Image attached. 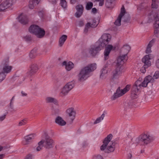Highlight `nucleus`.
<instances>
[{
    "label": "nucleus",
    "mask_w": 159,
    "mask_h": 159,
    "mask_svg": "<svg viewBox=\"0 0 159 159\" xmlns=\"http://www.w3.org/2000/svg\"><path fill=\"white\" fill-rule=\"evenodd\" d=\"M148 67L147 66H145L143 65L142 67L140 70V71L141 73H145L146 71V69L148 68Z\"/></svg>",
    "instance_id": "43"
},
{
    "label": "nucleus",
    "mask_w": 159,
    "mask_h": 159,
    "mask_svg": "<svg viewBox=\"0 0 159 159\" xmlns=\"http://www.w3.org/2000/svg\"><path fill=\"white\" fill-rule=\"evenodd\" d=\"M96 1L99 2V5L100 6H102L104 4V0H96Z\"/></svg>",
    "instance_id": "47"
},
{
    "label": "nucleus",
    "mask_w": 159,
    "mask_h": 159,
    "mask_svg": "<svg viewBox=\"0 0 159 159\" xmlns=\"http://www.w3.org/2000/svg\"><path fill=\"white\" fill-rule=\"evenodd\" d=\"M108 69L106 67L103 68L101 70V73L100 75L101 78L103 79L105 78L107 75Z\"/></svg>",
    "instance_id": "29"
},
{
    "label": "nucleus",
    "mask_w": 159,
    "mask_h": 159,
    "mask_svg": "<svg viewBox=\"0 0 159 159\" xmlns=\"http://www.w3.org/2000/svg\"><path fill=\"white\" fill-rule=\"evenodd\" d=\"M112 48L113 46L111 45H108L106 47L104 52V59L105 60L108 59L110 53Z\"/></svg>",
    "instance_id": "23"
},
{
    "label": "nucleus",
    "mask_w": 159,
    "mask_h": 159,
    "mask_svg": "<svg viewBox=\"0 0 159 159\" xmlns=\"http://www.w3.org/2000/svg\"><path fill=\"white\" fill-rule=\"evenodd\" d=\"M19 22L23 24H25L28 22V19L26 16H23L19 17Z\"/></svg>",
    "instance_id": "32"
},
{
    "label": "nucleus",
    "mask_w": 159,
    "mask_h": 159,
    "mask_svg": "<svg viewBox=\"0 0 159 159\" xmlns=\"http://www.w3.org/2000/svg\"><path fill=\"white\" fill-rule=\"evenodd\" d=\"M14 97H13L11 100V102L10 105V107L11 109L13 111H15V110L14 109L13 106L12 104V101L14 99Z\"/></svg>",
    "instance_id": "48"
},
{
    "label": "nucleus",
    "mask_w": 159,
    "mask_h": 159,
    "mask_svg": "<svg viewBox=\"0 0 159 159\" xmlns=\"http://www.w3.org/2000/svg\"><path fill=\"white\" fill-rule=\"evenodd\" d=\"M61 65L63 66H65L66 69L68 71H70L74 67V64L71 61H64Z\"/></svg>",
    "instance_id": "22"
},
{
    "label": "nucleus",
    "mask_w": 159,
    "mask_h": 159,
    "mask_svg": "<svg viewBox=\"0 0 159 159\" xmlns=\"http://www.w3.org/2000/svg\"><path fill=\"white\" fill-rule=\"evenodd\" d=\"M150 55H146L142 59V61L144 64V65L149 67L151 65Z\"/></svg>",
    "instance_id": "25"
},
{
    "label": "nucleus",
    "mask_w": 159,
    "mask_h": 159,
    "mask_svg": "<svg viewBox=\"0 0 159 159\" xmlns=\"http://www.w3.org/2000/svg\"><path fill=\"white\" fill-rule=\"evenodd\" d=\"M123 61H120L117 60L116 65V68L112 72V79L113 80L118 79L122 73L123 69Z\"/></svg>",
    "instance_id": "7"
},
{
    "label": "nucleus",
    "mask_w": 159,
    "mask_h": 159,
    "mask_svg": "<svg viewBox=\"0 0 159 159\" xmlns=\"http://www.w3.org/2000/svg\"><path fill=\"white\" fill-rule=\"evenodd\" d=\"M151 7L152 8L157 9L158 7V0H152Z\"/></svg>",
    "instance_id": "35"
},
{
    "label": "nucleus",
    "mask_w": 159,
    "mask_h": 159,
    "mask_svg": "<svg viewBox=\"0 0 159 159\" xmlns=\"http://www.w3.org/2000/svg\"><path fill=\"white\" fill-rule=\"evenodd\" d=\"M113 0H106V2L105 4L107 6L109 7H110V5L112 3Z\"/></svg>",
    "instance_id": "45"
},
{
    "label": "nucleus",
    "mask_w": 159,
    "mask_h": 159,
    "mask_svg": "<svg viewBox=\"0 0 159 159\" xmlns=\"http://www.w3.org/2000/svg\"><path fill=\"white\" fill-rule=\"evenodd\" d=\"M153 80H154L152 78V76L149 75L146 76L143 81L139 80H137L134 84L140 90L142 88L147 87L148 84L149 82L153 83Z\"/></svg>",
    "instance_id": "4"
},
{
    "label": "nucleus",
    "mask_w": 159,
    "mask_h": 159,
    "mask_svg": "<svg viewBox=\"0 0 159 159\" xmlns=\"http://www.w3.org/2000/svg\"><path fill=\"white\" fill-rule=\"evenodd\" d=\"M88 145V143L87 141H83L82 143V146L83 148H85Z\"/></svg>",
    "instance_id": "49"
},
{
    "label": "nucleus",
    "mask_w": 159,
    "mask_h": 159,
    "mask_svg": "<svg viewBox=\"0 0 159 159\" xmlns=\"http://www.w3.org/2000/svg\"><path fill=\"white\" fill-rule=\"evenodd\" d=\"M92 12L94 13H95L97 12V9L95 8H93L92 9Z\"/></svg>",
    "instance_id": "55"
},
{
    "label": "nucleus",
    "mask_w": 159,
    "mask_h": 159,
    "mask_svg": "<svg viewBox=\"0 0 159 159\" xmlns=\"http://www.w3.org/2000/svg\"><path fill=\"white\" fill-rule=\"evenodd\" d=\"M75 86V82L72 81L67 83L63 87L61 91V94L64 96L66 95Z\"/></svg>",
    "instance_id": "11"
},
{
    "label": "nucleus",
    "mask_w": 159,
    "mask_h": 159,
    "mask_svg": "<svg viewBox=\"0 0 159 159\" xmlns=\"http://www.w3.org/2000/svg\"><path fill=\"white\" fill-rule=\"evenodd\" d=\"M25 159H32V155L29 154L26 156Z\"/></svg>",
    "instance_id": "53"
},
{
    "label": "nucleus",
    "mask_w": 159,
    "mask_h": 159,
    "mask_svg": "<svg viewBox=\"0 0 159 159\" xmlns=\"http://www.w3.org/2000/svg\"><path fill=\"white\" fill-rule=\"evenodd\" d=\"M60 4L62 8L65 9L67 7V2L66 0H60Z\"/></svg>",
    "instance_id": "38"
},
{
    "label": "nucleus",
    "mask_w": 159,
    "mask_h": 159,
    "mask_svg": "<svg viewBox=\"0 0 159 159\" xmlns=\"http://www.w3.org/2000/svg\"><path fill=\"white\" fill-rule=\"evenodd\" d=\"M144 152V151H143V150H141V153H143Z\"/></svg>",
    "instance_id": "60"
},
{
    "label": "nucleus",
    "mask_w": 159,
    "mask_h": 159,
    "mask_svg": "<svg viewBox=\"0 0 159 159\" xmlns=\"http://www.w3.org/2000/svg\"><path fill=\"white\" fill-rule=\"evenodd\" d=\"M129 105V107H131L133 104V103L132 102H129L128 103Z\"/></svg>",
    "instance_id": "58"
},
{
    "label": "nucleus",
    "mask_w": 159,
    "mask_h": 159,
    "mask_svg": "<svg viewBox=\"0 0 159 159\" xmlns=\"http://www.w3.org/2000/svg\"><path fill=\"white\" fill-rule=\"evenodd\" d=\"M56 123L61 126H64L66 124V122L61 117L58 116L55 119Z\"/></svg>",
    "instance_id": "28"
},
{
    "label": "nucleus",
    "mask_w": 159,
    "mask_h": 159,
    "mask_svg": "<svg viewBox=\"0 0 159 159\" xmlns=\"http://www.w3.org/2000/svg\"><path fill=\"white\" fill-rule=\"evenodd\" d=\"M112 137V135L110 134L104 139L102 141L103 144L100 147L101 150H105L106 152L108 153L112 152L114 151L116 143L111 141Z\"/></svg>",
    "instance_id": "1"
},
{
    "label": "nucleus",
    "mask_w": 159,
    "mask_h": 159,
    "mask_svg": "<svg viewBox=\"0 0 159 159\" xmlns=\"http://www.w3.org/2000/svg\"><path fill=\"white\" fill-rule=\"evenodd\" d=\"M125 13V10L124 6H122L121 9V11L117 19L114 22V24L117 26H119L121 25V21L122 17Z\"/></svg>",
    "instance_id": "14"
},
{
    "label": "nucleus",
    "mask_w": 159,
    "mask_h": 159,
    "mask_svg": "<svg viewBox=\"0 0 159 159\" xmlns=\"http://www.w3.org/2000/svg\"><path fill=\"white\" fill-rule=\"evenodd\" d=\"M93 5V4L92 2H88L87 3L86 6V9L88 10H90L92 8Z\"/></svg>",
    "instance_id": "39"
},
{
    "label": "nucleus",
    "mask_w": 159,
    "mask_h": 159,
    "mask_svg": "<svg viewBox=\"0 0 159 159\" xmlns=\"http://www.w3.org/2000/svg\"><path fill=\"white\" fill-rule=\"evenodd\" d=\"M9 148V147H8L7 145L5 146H1L0 145V152L2 150H5Z\"/></svg>",
    "instance_id": "44"
},
{
    "label": "nucleus",
    "mask_w": 159,
    "mask_h": 159,
    "mask_svg": "<svg viewBox=\"0 0 159 159\" xmlns=\"http://www.w3.org/2000/svg\"><path fill=\"white\" fill-rule=\"evenodd\" d=\"M130 89V86L127 85L123 89H121L119 87L116 92L111 97V99L112 100H114L122 96L126 93L128 92Z\"/></svg>",
    "instance_id": "9"
},
{
    "label": "nucleus",
    "mask_w": 159,
    "mask_h": 159,
    "mask_svg": "<svg viewBox=\"0 0 159 159\" xmlns=\"http://www.w3.org/2000/svg\"><path fill=\"white\" fill-rule=\"evenodd\" d=\"M77 25L81 27L84 25V23L83 20H79L76 22Z\"/></svg>",
    "instance_id": "46"
},
{
    "label": "nucleus",
    "mask_w": 159,
    "mask_h": 159,
    "mask_svg": "<svg viewBox=\"0 0 159 159\" xmlns=\"http://www.w3.org/2000/svg\"><path fill=\"white\" fill-rule=\"evenodd\" d=\"M96 64L89 65L82 68L78 75V80L83 82L89 76L90 73L96 69Z\"/></svg>",
    "instance_id": "2"
},
{
    "label": "nucleus",
    "mask_w": 159,
    "mask_h": 159,
    "mask_svg": "<svg viewBox=\"0 0 159 159\" xmlns=\"http://www.w3.org/2000/svg\"><path fill=\"white\" fill-rule=\"evenodd\" d=\"M132 157V154L131 153H129L128 155V158L130 159Z\"/></svg>",
    "instance_id": "59"
},
{
    "label": "nucleus",
    "mask_w": 159,
    "mask_h": 159,
    "mask_svg": "<svg viewBox=\"0 0 159 159\" xmlns=\"http://www.w3.org/2000/svg\"><path fill=\"white\" fill-rule=\"evenodd\" d=\"M67 39V36L66 35H62L60 38L59 41V45L61 47Z\"/></svg>",
    "instance_id": "30"
},
{
    "label": "nucleus",
    "mask_w": 159,
    "mask_h": 159,
    "mask_svg": "<svg viewBox=\"0 0 159 159\" xmlns=\"http://www.w3.org/2000/svg\"><path fill=\"white\" fill-rule=\"evenodd\" d=\"M152 78L154 80L153 83L154 82L155 79L157 80L159 79V70H156L155 72L153 77H152Z\"/></svg>",
    "instance_id": "37"
},
{
    "label": "nucleus",
    "mask_w": 159,
    "mask_h": 159,
    "mask_svg": "<svg viewBox=\"0 0 159 159\" xmlns=\"http://www.w3.org/2000/svg\"><path fill=\"white\" fill-rule=\"evenodd\" d=\"M154 139V137L151 134L144 133L136 138L134 143L136 144L142 143L147 144L153 141Z\"/></svg>",
    "instance_id": "3"
},
{
    "label": "nucleus",
    "mask_w": 159,
    "mask_h": 159,
    "mask_svg": "<svg viewBox=\"0 0 159 159\" xmlns=\"http://www.w3.org/2000/svg\"><path fill=\"white\" fill-rule=\"evenodd\" d=\"M6 76L4 73L0 72V82H1L5 79Z\"/></svg>",
    "instance_id": "40"
},
{
    "label": "nucleus",
    "mask_w": 159,
    "mask_h": 159,
    "mask_svg": "<svg viewBox=\"0 0 159 159\" xmlns=\"http://www.w3.org/2000/svg\"><path fill=\"white\" fill-rule=\"evenodd\" d=\"M24 38L25 40L27 41H30L31 39V37L29 36H26L24 37Z\"/></svg>",
    "instance_id": "51"
},
{
    "label": "nucleus",
    "mask_w": 159,
    "mask_h": 159,
    "mask_svg": "<svg viewBox=\"0 0 159 159\" xmlns=\"http://www.w3.org/2000/svg\"><path fill=\"white\" fill-rule=\"evenodd\" d=\"M101 48L99 45L98 46H92L89 49V52L91 56L94 57L98 53V51L101 50Z\"/></svg>",
    "instance_id": "18"
},
{
    "label": "nucleus",
    "mask_w": 159,
    "mask_h": 159,
    "mask_svg": "<svg viewBox=\"0 0 159 159\" xmlns=\"http://www.w3.org/2000/svg\"><path fill=\"white\" fill-rule=\"evenodd\" d=\"M123 19H124V21L127 22L129 21V16H128L126 18L125 17H124L123 18Z\"/></svg>",
    "instance_id": "54"
},
{
    "label": "nucleus",
    "mask_w": 159,
    "mask_h": 159,
    "mask_svg": "<svg viewBox=\"0 0 159 159\" xmlns=\"http://www.w3.org/2000/svg\"><path fill=\"white\" fill-rule=\"evenodd\" d=\"M98 23H97L95 20L92 19L90 22H88L86 25L85 28L84 30V32L87 33L88 31V29L90 27L95 28L98 25Z\"/></svg>",
    "instance_id": "19"
},
{
    "label": "nucleus",
    "mask_w": 159,
    "mask_h": 159,
    "mask_svg": "<svg viewBox=\"0 0 159 159\" xmlns=\"http://www.w3.org/2000/svg\"><path fill=\"white\" fill-rule=\"evenodd\" d=\"M111 39V36L110 34H103L97 43L102 48L105 47Z\"/></svg>",
    "instance_id": "10"
},
{
    "label": "nucleus",
    "mask_w": 159,
    "mask_h": 159,
    "mask_svg": "<svg viewBox=\"0 0 159 159\" xmlns=\"http://www.w3.org/2000/svg\"><path fill=\"white\" fill-rule=\"evenodd\" d=\"M37 49L34 48L32 50L29 54V57L30 58L33 59L37 55Z\"/></svg>",
    "instance_id": "31"
},
{
    "label": "nucleus",
    "mask_w": 159,
    "mask_h": 159,
    "mask_svg": "<svg viewBox=\"0 0 159 159\" xmlns=\"http://www.w3.org/2000/svg\"><path fill=\"white\" fill-rule=\"evenodd\" d=\"M155 66L159 70V58L157 59L156 61Z\"/></svg>",
    "instance_id": "50"
},
{
    "label": "nucleus",
    "mask_w": 159,
    "mask_h": 159,
    "mask_svg": "<svg viewBox=\"0 0 159 159\" xmlns=\"http://www.w3.org/2000/svg\"><path fill=\"white\" fill-rule=\"evenodd\" d=\"M140 90L134 84L131 90V97L132 99H135L138 97V92Z\"/></svg>",
    "instance_id": "21"
},
{
    "label": "nucleus",
    "mask_w": 159,
    "mask_h": 159,
    "mask_svg": "<svg viewBox=\"0 0 159 159\" xmlns=\"http://www.w3.org/2000/svg\"><path fill=\"white\" fill-rule=\"evenodd\" d=\"M21 93L22 96H25L27 95L26 93L24 91H22Z\"/></svg>",
    "instance_id": "56"
},
{
    "label": "nucleus",
    "mask_w": 159,
    "mask_h": 159,
    "mask_svg": "<svg viewBox=\"0 0 159 159\" xmlns=\"http://www.w3.org/2000/svg\"><path fill=\"white\" fill-rule=\"evenodd\" d=\"M40 0H30L29 2V7L30 9H33L38 5Z\"/></svg>",
    "instance_id": "27"
},
{
    "label": "nucleus",
    "mask_w": 159,
    "mask_h": 159,
    "mask_svg": "<svg viewBox=\"0 0 159 159\" xmlns=\"http://www.w3.org/2000/svg\"><path fill=\"white\" fill-rule=\"evenodd\" d=\"M130 49V48L128 45H124L121 50V55L118 57L117 60L120 61H126L128 59L127 54Z\"/></svg>",
    "instance_id": "6"
},
{
    "label": "nucleus",
    "mask_w": 159,
    "mask_h": 159,
    "mask_svg": "<svg viewBox=\"0 0 159 159\" xmlns=\"http://www.w3.org/2000/svg\"><path fill=\"white\" fill-rule=\"evenodd\" d=\"M93 159H103V158L101 155L96 154L93 156Z\"/></svg>",
    "instance_id": "41"
},
{
    "label": "nucleus",
    "mask_w": 159,
    "mask_h": 159,
    "mask_svg": "<svg viewBox=\"0 0 159 159\" xmlns=\"http://www.w3.org/2000/svg\"><path fill=\"white\" fill-rule=\"evenodd\" d=\"M26 120L25 119H23L20 121L18 123V125L21 126L25 125L26 124Z\"/></svg>",
    "instance_id": "42"
},
{
    "label": "nucleus",
    "mask_w": 159,
    "mask_h": 159,
    "mask_svg": "<svg viewBox=\"0 0 159 159\" xmlns=\"http://www.w3.org/2000/svg\"><path fill=\"white\" fill-rule=\"evenodd\" d=\"M66 113L69 122L72 123L75 117L76 113L75 110L72 107H70L66 110Z\"/></svg>",
    "instance_id": "12"
},
{
    "label": "nucleus",
    "mask_w": 159,
    "mask_h": 159,
    "mask_svg": "<svg viewBox=\"0 0 159 159\" xmlns=\"http://www.w3.org/2000/svg\"><path fill=\"white\" fill-rule=\"evenodd\" d=\"M155 41V39H153L149 42L147 46L146 50H145V52L146 53H149L152 52L151 48L154 44Z\"/></svg>",
    "instance_id": "26"
},
{
    "label": "nucleus",
    "mask_w": 159,
    "mask_h": 159,
    "mask_svg": "<svg viewBox=\"0 0 159 159\" xmlns=\"http://www.w3.org/2000/svg\"><path fill=\"white\" fill-rule=\"evenodd\" d=\"M30 70L27 72V74L31 76L35 74L39 69L38 66L36 63L32 64L30 66Z\"/></svg>",
    "instance_id": "16"
},
{
    "label": "nucleus",
    "mask_w": 159,
    "mask_h": 159,
    "mask_svg": "<svg viewBox=\"0 0 159 159\" xmlns=\"http://www.w3.org/2000/svg\"><path fill=\"white\" fill-rule=\"evenodd\" d=\"M29 32L35 35L38 38H42L44 35L45 31L44 30L36 25H31L29 29Z\"/></svg>",
    "instance_id": "5"
},
{
    "label": "nucleus",
    "mask_w": 159,
    "mask_h": 159,
    "mask_svg": "<svg viewBox=\"0 0 159 159\" xmlns=\"http://www.w3.org/2000/svg\"><path fill=\"white\" fill-rule=\"evenodd\" d=\"M105 116V114H102L100 117L97 118L96 120L93 122V124H96L100 122L104 119Z\"/></svg>",
    "instance_id": "34"
},
{
    "label": "nucleus",
    "mask_w": 159,
    "mask_h": 159,
    "mask_svg": "<svg viewBox=\"0 0 159 159\" xmlns=\"http://www.w3.org/2000/svg\"><path fill=\"white\" fill-rule=\"evenodd\" d=\"M34 138L33 134H30L25 136L24 138L25 140L23 142L24 145H26L30 144Z\"/></svg>",
    "instance_id": "20"
},
{
    "label": "nucleus",
    "mask_w": 159,
    "mask_h": 159,
    "mask_svg": "<svg viewBox=\"0 0 159 159\" xmlns=\"http://www.w3.org/2000/svg\"><path fill=\"white\" fill-rule=\"evenodd\" d=\"M46 102L48 103L52 102L55 104H57V100L53 98L48 97L46 99Z\"/></svg>",
    "instance_id": "33"
},
{
    "label": "nucleus",
    "mask_w": 159,
    "mask_h": 159,
    "mask_svg": "<svg viewBox=\"0 0 159 159\" xmlns=\"http://www.w3.org/2000/svg\"><path fill=\"white\" fill-rule=\"evenodd\" d=\"M6 114H4V115L0 116V121H1L4 120L6 118Z\"/></svg>",
    "instance_id": "52"
},
{
    "label": "nucleus",
    "mask_w": 159,
    "mask_h": 159,
    "mask_svg": "<svg viewBox=\"0 0 159 159\" xmlns=\"http://www.w3.org/2000/svg\"><path fill=\"white\" fill-rule=\"evenodd\" d=\"M13 0H6L0 5V11L11 7L13 5Z\"/></svg>",
    "instance_id": "15"
},
{
    "label": "nucleus",
    "mask_w": 159,
    "mask_h": 159,
    "mask_svg": "<svg viewBox=\"0 0 159 159\" xmlns=\"http://www.w3.org/2000/svg\"><path fill=\"white\" fill-rule=\"evenodd\" d=\"M12 69V66L9 64V59L7 58L2 61L0 66V72L7 74L10 72Z\"/></svg>",
    "instance_id": "8"
},
{
    "label": "nucleus",
    "mask_w": 159,
    "mask_h": 159,
    "mask_svg": "<svg viewBox=\"0 0 159 159\" xmlns=\"http://www.w3.org/2000/svg\"><path fill=\"white\" fill-rule=\"evenodd\" d=\"M43 141L41 140L39 142L38 144V146L36 148V150L37 151H40L42 149V148L43 146Z\"/></svg>",
    "instance_id": "36"
},
{
    "label": "nucleus",
    "mask_w": 159,
    "mask_h": 159,
    "mask_svg": "<svg viewBox=\"0 0 159 159\" xmlns=\"http://www.w3.org/2000/svg\"><path fill=\"white\" fill-rule=\"evenodd\" d=\"M5 156L4 154H0V159H3Z\"/></svg>",
    "instance_id": "57"
},
{
    "label": "nucleus",
    "mask_w": 159,
    "mask_h": 159,
    "mask_svg": "<svg viewBox=\"0 0 159 159\" xmlns=\"http://www.w3.org/2000/svg\"><path fill=\"white\" fill-rule=\"evenodd\" d=\"M45 138L43 141V146L46 148L49 149L53 147L52 144L53 143V140L48 136L47 134L45 133Z\"/></svg>",
    "instance_id": "13"
},
{
    "label": "nucleus",
    "mask_w": 159,
    "mask_h": 159,
    "mask_svg": "<svg viewBox=\"0 0 159 159\" xmlns=\"http://www.w3.org/2000/svg\"><path fill=\"white\" fill-rule=\"evenodd\" d=\"M154 27L155 34H158L159 33V14H157L155 16Z\"/></svg>",
    "instance_id": "17"
},
{
    "label": "nucleus",
    "mask_w": 159,
    "mask_h": 159,
    "mask_svg": "<svg viewBox=\"0 0 159 159\" xmlns=\"http://www.w3.org/2000/svg\"><path fill=\"white\" fill-rule=\"evenodd\" d=\"M77 12L75 13L76 17L79 18L82 15L83 13L84 7L81 5H79L76 7Z\"/></svg>",
    "instance_id": "24"
}]
</instances>
